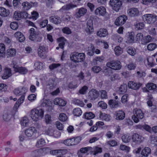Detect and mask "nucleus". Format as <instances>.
Listing matches in <instances>:
<instances>
[{
    "label": "nucleus",
    "mask_w": 157,
    "mask_h": 157,
    "mask_svg": "<svg viewBox=\"0 0 157 157\" xmlns=\"http://www.w3.org/2000/svg\"><path fill=\"white\" fill-rule=\"evenodd\" d=\"M127 17L125 15L121 16L116 19L115 24L116 25L119 26L123 25L127 19Z\"/></svg>",
    "instance_id": "nucleus-12"
},
{
    "label": "nucleus",
    "mask_w": 157,
    "mask_h": 157,
    "mask_svg": "<svg viewBox=\"0 0 157 157\" xmlns=\"http://www.w3.org/2000/svg\"><path fill=\"white\" fill-rule=\"evenodd\" d=\"M5 50V47L4 44H0V56H4Z\"/></svg>",
    "instance_id": "nucleus-47"
},
{
    "label": "nucleus",
    "mask_w": 157,
    "mask_h": 157,
    "mask_svg": "<svg viewBox=\"0 0 157 157\" xmlns=\"http://www.w3.org/2000/svg\"><path fill=\"white\" fill-rule=\"evenodd\" d=\"M88 48L87 50V54L90 56H93L94 52V47L91 45Z\"/></svg>",
    "instance_id": "nucleus-36"
},
{
    "label": "nucleus",
    "mask_w": 157,
    "mask_h": 157,
    "mask_svg": "<svg viewBox=\"0 0 157 157\" xmlns=\"http://www.w3.org/2000/svg\"><path fill=\"white\" fill-rule=\"evenodd\" d=\"M127 13L131 17H136L139 15V11L137 8H132L128 10Z\"/></svg>",
    "instance_id": "nucleus-14"
},
{
    "label": "nucleus",
    "mask_w": 157,
    "mask_h": 157,
    "mask_svg": "<svg viewBox=\"0 0 157 157\" xmlns=\"http://www.w3.org/2000/svg\"><path fill=\"white\" fill-rule=\"evenodd\" d=\"M54 131L52 128L51 127H50L47 130H45V134L50 136H52L53 134Z\"/></svg>",
    "instance_id": "nucleus-51"
},
{
    "label": "nucleus",
    "mask_w": 157,
    "mask_h": 157,
    "mask_svg": "<svg viewBox=\"0 0 157 157\" xmlns=\"http://www.w3.org/2000/svg\"><path fill=\"white\" fill-rule=\"evenodd\" d=\"M41 102V105L43 107H48L52 104V102L49 99H44Z\"/></svg>",
    "instance_id": "nucleus-31"
},
{
    "label": "nucleus",
    "mask_w": 157,
    "mask_h": 157,
    "mask_svg": "<svg viewBox=\"0 0 157 157\" xmlns=\"http://www.w3.org/2000/svg\"><path fill=\"white\" fill-rule=\"evenodd\" d=\"M29 31L30 35L29 38L30 40L36 42H40L41 40V38L39 36L38 33L35 31L34 28H31Z\"/></svg>",
    "instance_id": "nucleus-5"
},
{
    "label": "nucleus",
    "mask_w": 157,
    "mask_h": 157,
    "mask_svg": "<svg viewBox=\"0 0 157 157\" xmlns=\"http://www.w3.org/2000/svg\"><path fill=\"white\" fill-rule=\"evenodd\" d=\"M58 40L59 42V46L60 48H64L66 40L63 37H60L58 39Z\"/></svg>",
    "instance_id": "nucleus-35"
},
{
    "label": "nucleus",
    "mask_w": 157,
    "mask_h": 157,
    "mask_svg": "<svg viewBox=\"0 0 157 157\" xmlns=\"http://www.w3.org/2000/svg\"><path fill=\"white\" fill-rule=\"evenodd\" d=\"M59 119L60 121L64 122L67 120V117L65 113H61L59 114Z\"/></svg>",
    "instance_id": "nucleus-53"
},
{
    "label": "nucleus",
    "mask_w": 157,
    "mask_h": 157,
    "mask_svg": "<svg viewBox=\"0 0 157 157\" xmlns=\"http://www.w3.org/2000/svg\"><path fill=\"white\" fill-rule=\"evenodd\" d=\"M106 9L103 6H101L97 8L95 11L96 14L98 15H104L106 13Z\"/></svg>",
    "instance_id": "nucleus-21"
},
{
    "label": "nucleus",
    "mask_w": 157,
    "mask_h": 157,
    "mask_svg": "<svg viewBox=\"0 0 157 157\" xmlns=\"http://www.w3.org/2000/svg\"><path fill=\"white\" fill-rule=\"evenodd\" d=\"M129 88L133 90L138 89L141 86L142 84L140 83H136L133 81H129L128 83Z\"/></svg>",
    "instance_id": "nucleus-17"
},
{
    "label": "nucleus",
    "mask_w": 157,
    "mask_h": 157,
    "mask_svg": "<svg viewBox=\"0 0 157 157\" xmlns=\"http://www.w3.org/2000/svg\"><path fill=\"white\" fill-rule=\"evenodd\" d=\"M147 88L149 90H153L156 88L155 84L153 83H148L146 85Z\"/></svg>",
    "instance_id": "nucleus-52"
},
{
    "label": "nucleus",
    "mask_w": 157,
    "mask_h": 157,
    "mask_svg": "<svg viewBox=\"0 0 157 157\" xmlns=\"http://www.w3.org/2000/svg\"><path fill=\"white\" fill-rule=\"evenodd\" d=\"M29 123V119L27 117H23L21 122V125L25 127H26L28 126Z\"/></svg>",
    "instance_id": "nucleus-40"
},
{
    "label": "nucleus",
    "mask_w": 157,
    "mask_h": 157,
    "mask_svg": "<svg viewBox=\"0 0 157 157\" xmlns=\"http://www.w3.org/2000/svg\"><path fill=\"white\" fill-rule=\"evenodd\" d=\"M121 138L122 141L125 143H128L131 140L130 136L128 133L123 134Z\"/></svg>",
    "instance_id": "nucleus-27"
},
{
    "label": "nucleus",
    "mask_w": 157,
    "mask_h": 157,
    "mask_svg": "<svg viewBox=\"0 0 157 157\" xmlns=\"http://www.w3.org/2000/svg\"><path fill=\"white\" fill-rule=\"evenodd\" d=\"M48 51V48L45 45L40 44L37 50L38 55L40 57L44 58L45 57L46 53Z\"/></svg>",
    "instance_id": "nucleus-8"
},
{
    "label": "nucleus",
    "mask_w": 157,
    "mask_h": 157,
    "mask_svg": "<svg viewBox=\"0 0 157 157\" xmlns=\"http://www.w3.org/2000/svg\"><path fill=\"white\" fill-rule=\"evenodd\" d=\"M91 70L94 72L98 73L101 70V69L99 66H95L92 67Z\"/></svg>",
    "instance_id": "nucleus-62"
},
{
    "label": "nucleus",
    "mask_w": 157,
    "mask_h": 157,
    "mask_svg": "<svg viewBox=\"0 0 157 157\" xmlns=\"http://www.w3.org/2000/svg\"><path fill=\"white\" fill-rule=\"evenodd\" d=\"M10 26L12 29L16 30L18 28V26L17 22H13L10 23Z\"/></svg>",
    "instance_id": "nucleus-64"
},
{
    "label": "nucleus",
    "mask_w": 157,
    "mask_h": 157,
    "mask_svg": "<svg viewBox=\"0 0 157 157\" xmlns=\"http://www.w3.org/2000/svg\"><path fill=\"white\" fill-rule=\"evenodd\" d=\"M99 93L97 90L93 89L91 90L88 93L89 98L91 100H95L99 96Z\"/></svg>",
    "instance_id": "nucleus-10"
},
{
    "label": "nucleus",
    "mask_w": 157,
    "mask_h": 157,
    "mask_svg": "<svg viewBox=\"0 0 157 157\" xmlns=\"http://www.w3.org/2000/svg\"><path fill=\"white\" fill-rule=\"evenodd\" d=\"M109 4L112 9L117 12L120 9L122 2L120 0H110Z\"/></svg>",
    "instance_id": "nucleus-7"
},
{
    "label": "nucleus",
    "mask_w": 157,
    "mask_h": 157,
    "mask_svg": "<svg viewBox=\"0 0 157 157\" xmlns=\"http://www.w3.org/2000/svg\"><path fill=\"white\" fill-rule=\"evenodd\" d=\"M71 59L75 62H77V53L74 52L71 54L70 56Z\"/></svg>",
    "instance_id": "nucleus-54"
},
{
    "label": "nucleus",
    "mask_w": 157,
    "mask_h": 157,
    "mask_svg": "<svg viewBox=\"0 0 157 157\" xmlns=\"http://www.w3.org/2000/svg\"><path fill=\"white\" fill-rule=\"evenodd\" d=\"M44 111L42 109H34L30 112V116L34 121H37L44 117Z\"/></svg>",
    "instance_id": "nucleus-1"
},
{
    "label": "nucleus",
    "mask_w": 157,
    "mask_h": 157,
    "mask_svg": "<svg viewBox=\"0 0 157 157\" xmlns=\"http://www.w3.org/2000/svg\"><path fill=\"white\" fill-rule=\"evenodd\" d=\"M23 9L24 10H27L30 9L31 7V4L27 2H23L22 4Z\"/></svg>",
    "instance_id": "nucleus-30"
},
{
    "label": "nucleus",
    "mask_w": 157,
    "mask_h": 157,
    "mask_svg": "<svg viewBox=\"0 0 157 157\" xmlns=\"http://www.w3.org/2000/svg\"><path fill=\"white\" fill-rule=\"evenodd\" d=\"M9 14V10H6L3 7H0V15L2 17L7 16Z\"/></svg>",
    "instance_id": "nucleus-28"
},
{
    "label": "nucleus",
    "mask_w": 157,
    "mask_h": 157,
    "mask_svg": "<svg viewBox=\"0 0 157 157\" xmlns=\"http://www.w3.org/2000/svg\"><path fill=\"white\" fill-rule=\"evenodd\" d=\"M92 148L91 147H87L81 148L80 151L81 153H82L84 155V153H87L89 150H91Z\"/></svg>",
    "instance_id": "nucleus-57"
},
{
    "label": "nucleus",
    "mask_w": 157,
    "mask_h": 157,
    "mask_svg": "<svg viewBox=\"0 0 157 157\" xmlns=\"http://www.w3.org/2000/svg\"><path fill=\"white\" fill-rule=\"evenodd\" d=\"M100 117L103 120L108 121L110 120V116L109 114L101 113L100 114Z\"/></svg>",
    "instance_id": "nucleus-29"
},
{
    "label": "nucleus",
    "mask_w": 157,
    "mask_h": 157,
    "mask_svg": "<svg viewBox=\"0 0 157 157\" xmlns=\"http://www.w3.org/2000/svg\"><path fill=\"white\" fill-rule=\"evenodd\" d=\"M76 7L77 6L76 5H74L72 4H69L64 6L62 7V9L64 10H68Z\"/></svg>",
    "instance_id": "nucleus-39"
},
{
    "label": "nucleus",
    "mask_w": 157,
    "mask_h": 157,
    "mask_svg": "<svg viewBox=\"0 0 157 157\" xmlns=\"http://www.w3.org/2000/svg\"><path fill=\"white\" fill-rule=\"evenodd\" d=\"M157 47V45L155 43H151L147 46V49L151 51L154 50Z\"/></svg>",
    "instance_id": "nucleus-56"
},
{
    "label": "nucleus",
    "mask_w": 157,
    "mask_h": 157,
    "mask_svg": "<svg viewBox=\"0 0 157 157\" xmlns=\"http://www.w3.org/2000/svg\"><path fill=\"white\" fill-rule=\"evenodd\" d=\"M87 11L86 8H81L78 9V11L76 13L75 16L77 18H80L84 15L86 13Z\"/></svg>",
    "instance_id": "nucleus-19"
},
{
    "label": "nucleus",
    "mask_w": 157,
    "mask_h": 157,
    "mask_svg": "<svg viewBox=\"0 0 157 157\" xmlns=\"http://www.w3.org/2000/svg\"><path fill=\"white\" fill-rule=\"evenodd\" d=\"M151 40V37L149 35L147 36H146L144 37L143 39L142 40L141 44H146L150 42Z\"/></svg>",
    "instance_id": "nucleus-33"
},
{
    "label": "nucleus",
    "mask_w": 157,
    "mask_h": 157,
    "mask_svg": "<svg viewBox=\"0 0 157 157\" xmlns=\"http://www.w3.org/2000/svg\"><path fill=\"white\" fill-rule=\"evenodd\" d=\"M135 34L134 33H130L129 35L128 40L130 43H132L134 40Z\"/></svg>",
    "instance_id": "nucleus-60"
},
{
    "label": "nucleus",
    "mask_w": 157,
    "mask_h": 157,
    "mask_svg": "<svg viewBox=\"0 0 157 157\" xmlns=\"http://www.w3.org/2000/svg\"><path fill=\"white\" fill-rule=\"evenodd\" d=\"M21 17V13L17 11H16L14 13L13 15V18L16 20H19Z\"/></svg>",
    "instance_id": "nucleus-50"
},
{
    "label": "nucleus",
    "mask_w": 157,
    "mask_h": 157,
    "mask_svg": "<svg viewBox=\"0 0 157 157\" xmlns=\"http://www.w3.org/2000/svg\"><path fill=\"white\" fill-rule=\"evenodd\" d=\"M72 139H68L66 140L63 141V143L65 145L67 146L73 145Z\"/></svg>",
    "instance_id": "nucleus-61"
},
{
    "label": "nucleus",
    "mask_w": 157,
    "mask_h": 157,
    "mask_svg": "<svg viewBox=\"0 0 157 157\" xmlns=\"http://www.w3.org/2000/svg\"><path fill=\"white\" fill-rule=\"evenodd\" d=\"M106 66L114 70H119L121 67V62L118 60H113L109 62L106 63Z\"/></svg>",
    "instance_id": "nucleus-4"
},
{
    "label": "nucleus",
    "mask_w": 157,
    "mask_h": 157,
    "mask_svg": "<svg viewBox=\"0 0 157 157\" xmlns=\"http://www.w3.org/2000/svg\"><path fill=\"white\" fill-rule=\"evenodd\" d=\"M127 52L130 55L134 56L136 54V51L135 49L129 47L127 50Z\"/></svg>",
    "instance_id": "nucleus-58"
},
{
    "label": "nucleus",
    "mask_w": 157,
    "mask_h": 157,
    "mask_svg": "<svg viewBox=\"0 0 157 157\" xmlns=\"http://www.w3.org/2000/svg\"><path fill=\"white\" fill-rule=\"evenodd\" d=\"M14 36L20 42H23L25 40V37L20 32H17L14 34Z\"/></svg>",
    "instance_id": "nucleus-22"
},
{
    "label": "nucleus",
    "mask_w": 157,
    "mask_h": 157,
    "mask_svg": "<svg viewBox=\"0 0 157 157\" xmlns=\"http://www.w3.org/2000/svg\"><path fill=\"white\" fill-rule=\"evenodd\" d=\"M35 69L37 70H41L43 67V63L40 62H36L34 63Z\"/></svg>",
    "instance_id": "nucleus-45"
},
{
    "label": "nucleus",
    "mask_w": 157,
    "mask_h": 157,
    "mask_svg": "<svg viewBox=\"0 0 157 157\" xmlns=\"http://www.w3.org/2000/svg\"><path fill=\"white\" fill-rule=\"evenodd\" d=\"M11 70L10 69L6 68L5 69L4 72L2 76V78L3 79H6L11 75Z\"/></svg>",
    "instance_id": "nucleus-25"
},
{
    "label": "nucleus",
    "mask_w": 157,
    "mask_h": 157,
    "mask_svg": "<svg viewBox=\"0 0 157 157\" xmlns=\"http://www.w3.org/2000/svg\"><path fill=\"white\" fill-rule=\"evenodd\" d=\"M115 116L116 120H122L125 117V113L122 110H119L115 112Z\"/></svg>",
    "instance_id": "nucleus-15"
},
{
    "label": "nucleus",
    "mask_w": 157,
    "mask_h": 157,
    "mask_svg": "<svg viewBox=\"0 0 157 157\" xmlns=\"http://www.w3.org/2000/svg\"><path fill=\"white\" fill-rule=\"evenodd\" d=\"M65 151L63 149L54 150L50 151V154L52 155H56L58 154H63Z\"/></svg>",
    "instance_id": "nucleus-32"
},
{
    "label": "nucleus",
    "mask_w": 157,
    "mask_h": 157,
    "mask_svg": "<svg viewBox=\"0 0 157 157\" xmlns=\"http://www.w3.org/2000/svg\"><path fill=\"white\" fill-rule=\"evenodd\" d=\"M144 19L148 24H153L157 21V16L154 14H147L143 16Z\"/></svg>",
    "instance_id": "nucleus-6"
},
{
    "label": "nucleus",
    "mask_w": 157,
    "mask_h": 157,
    "mask_svg": "<svg viewBox=\"0 0 157 157\" xmlns=\"http://www.w3.org/2000/svg\"><path fill=\"white\" fill-rule=\"evenodd\" d=\"M127 90V86L126 84L121 85L118 90V92L120 94H123L125 93Z\"/></svg>",
    "instance_id": "nucleus-26"
},
{
    "label": "nucleus",
    "mask_w": 157,
    "mask_h": 157,
    "mask_svg": "<svg viewBox=\"0 0 157 157\" xmlns=\"http://www.w3.org/2000/svg\"><path fill=\"white\" fill-rule=\"evenodd\" d=\"M108 33L106 29L104 28H101L97 31V35L101 37L106 36Z\"/></svg>",
    "instance_id": "nucleus-20"
},
{
    "label": "nucleus",
    "mask_w": 157,
    "mask_h": 157,
    "mask_svg": "<svg viewBox=\"0 0 157 157\" xmlns=\"http://www.w3.org/2000/svg\"><path fill=\"white\" fill-rule=\"evenodd\" d=\"M94 29L93 25V21L92 20H89L86 23V27L85 30L86 33H90L93 31Z\"/></svg>",
    "instance_id": "nucleus-18"
},
{
    "label": "nucleus",
    "mask_w": 157,
    "mask_h": 157,
    "mask_svg": "<svg viewBox=\"0 0 157 157\" xmlns=\"http://www.w3.org/2000/svg\"><path fill=\"white\" fill-rule=\"evenodd\" d=\"M98 105L103 109H105L107 107V104L103 101H99L98 103Z\"/></svg>",
    "instance_id": "nucleus-63"
},
{
    "label": "nucleus",
    "mask_w": 157,
    "mask_h": 157,
    "mask_svg": "<svg viewBox=\"0 0 157 157\" xmlns=\"http://www.w3.org/2000/svg\"><path fill=\"white\" fill-rule=\"evenodd\" d=\"M133 113V115L132 117V118L136 123L138 122L139 120L143 118L144 117V113L142 111L137 108L134 109Z\"/></svg>",
    "instance_id": "nucleus-2"
},
{
    "label": "nucleus",
    "mask_w": 157,
    "mask_h": 157,
    "mask_svg": "<svg viewBox=\"0 0 157 157\" xmlns=\"http://www.w3.org/2000/svg\"><path fill=\"white\" fill-rule=\"evenodd\" d=\"M73 113L75 116L78 117L81 115L82 111L80 108H77L74 109Z\"/></svg>",
    "instance_id": "nucleus-44"
},
{
    "label": "nucleus",
    "mask_w": 157,
    "mask_h": 157,
    "mask_svg": "<svg viewBox=\"0 0 157 157\" xmlns=\"http://www.w3.org/2000/svg\"><path fill=\"white\" fill-rule=\"evenodd\" d=\"M28 90V89L24 87H20L15 88L13 91V93L17 96L25 94Z\"/></svg>",
    "instance_id": "nucleus-9"
},
{
    "label": "nucleus",
    "mask_w": 157,
    "mask_h": 157,
    "mask_svg": "<svg viewBox=\"0 0 157 157\" xmlns=\"http://www.w3.org/2000/svg\"><path fill=\"white\" fill-rule=\"evenodd\" d=\"M105 72L106 76L109 77V78L111 81H114L116 79H119L120 77L117 74H113L111 71L107 69L105 70Z\"/></svg>",
    "instance_id": "nucleus-11"
},
{
    "label": "nucleus",
    "mask_w": 157,
    "mask_h": 157,
    "mask_svg": "<svg viewBox=\"0 0 157 157\" xmlns=\"http://www.w3.org/2000/svg\"><path fill=\"white\" fill-rule=\"evenodd\" d=\"M132 139L131 145L132 147H135L142 143L144 141V138L138 133H134L132 135Z\"/></svg>",
    "instance_id": "nucleus-3"
},
{
    "label": "nucleus",
    "mask_w": 157,
    "mask_h": 157,
    "mask_svg": "<svg viewBox=\"0 0 157 157\" xmlns=\"http://www.w3.org/2000/svg\"><path fill=\"white\" fill-rule=\"evenodd\" d=\"M72 139L73 145L78 144L81 140V138L80 136H77L72 138Z\"/></svg>",
    "instance_id": "nucleus-49"
},
{
    "label": "nucleus",
    "mask_w": 157,
    "mask_h": 157,
    "mask_svg": "<svg viewBox=\"0 0 157 157\" xmlns=\"http://www.w3.org/2000/svg\"><path fill=\"white\" fill-rule=\"evenodd\" d=\"M91 151L93 152V155H95L98 153H101L102 151V149L101 147H95L93 148H92Z\"/></svg>",
    "instance_id": "nucleus-37"
},
{
    "label": "nucleus",
    "mask_w": 157,
    "mask_h": 157,
    "mask_svg": "<svg viewBox=\"0 0 157 157\" xmlns=\"http://www.w3.org/2000/svg\"><path fill=\"white\" fill-rule=\"evenodd\" d=\"M85 54L81 53H77V62H81L83 61L85 59Z\"/></svg>",
    "instance_id": "nucleus-42"
},
{
    "label": "nucleus",
    "mask_w": 157,
    "mask_h": 157,
    "mask_svg": "<svg viewBox=\"0 0 157 157\" xmlns=\"http://www.w3.org/2000/svg\"><path fill=\"white\" fill-rule=\"evenodd\" d=\"M28 71V70L25 67H21L17 72L21 74H25Z\"/></svg>",
    "instance_id": "nucleus-48"
},
{
    "label": "nucleus",
    "mask_w": 157,
    "mask_h": 157,
    "mask_svg": "<svg viewBox=\"0 0 157 157\" xmlns=\"http://www.w3.org/2000/svg\"><path fill=\"white\" fill-rule=\"evenodd\" d=\"M120 103L117 101L111 99L109 101L108 104L110 106L113 108H117L119 105Z\"/></svg>",
    "instance_id": "nucleus-24"
},
{
    "label": "nucleus",
    "mask_w": 157,
    "mask_h": 157,
    "mask_svg": "<svg viewBox=\"0 0 157 157\" xmlns=\"http://www.w3.org/2000/svg\"><path fill=\"white\" fill-rule=\"evenodd\" d=\"M49 20L51 22L56 24H60L61 22V18L57 16L51 17Z\"/></svg>",
    "instance_id": "nucleus-23"
},
{
    "label": "nucleus",
    "mask_w": 157,
    "mask_h": 157,
    "mask_svg": "<svg viewBox=\"0 0 157 157\" xmlns=\"http://www.w3.org/2000/svg\"><path fill=\"white\" fill-rule=\"evenodd\" d=\"M53 103L56 105L64 106L66 105L67 102L63 99L58 98L54 99Z\"/></svg>",
    "instance_id": "nucleus-16"
},
{
    "label": "nucleus",
    "mask_w": 157,
    "mask_h": 157,
    "mask_svg": "<svg viewBox=\"0 0 157 157\" xmlns=\"http://www.w3.org/2000/svg\"><path fill=\"white\" fill-rule=\"evenodd\" d=\"M16 53V50L15 49L10 48L7 50V55L10 56H14Z\"/></svg>",
    "instance_id": "nucleus-46"
},
{
    "label": "nucleus",
    "mask_w": 157,
    "mask_h": 157,
    "mask_svg": "<svg viewBox=\"0 0 157 157\" xmlns=\"http://www.w3.org/2000/svg\"><path fill=\"white\" fill-rule=\"evenodd\" d=\"M135 26L137 29H142L145 26L144 23L143 22L137 23Z\"/></svg>",
    "instance_id": "nucleus-55"
},
{
    "label": "nucleus",
    "mask_w": 157,
    "mask_h": 157,
    "mask_svg": "<svg viewBox=\"0 0 157 157\" xmlns=\"http://www.w3.org/2000/svg\"><path fill=\"white\" fill-rule=\"evenodd\" d=\"M126 66L129 70H134L136 67V64L133 62H130L129 63L126 65Z\"/></svg>",
    "instance_id": "nucleus-34"
},
{
    "label": "nucleus",
    "mask_w": 157,
    "mask_h": 157,
    "mask_svg": "<svg viewBox=\"0 0 157 157\" xmlns=\"http://www.w3.org/2000/svg\"><path fill=\"white\" fill-rule=\"evenodd\" d=\"M88 89V87L86 86H84L79 91V93L81 94H84L86 93Z\"/></svg>",
    "instance_id": "nucleus-59"
},
{
    "label": "nucleus",
    "mask_w": 157,
    "mask_h": 157,
    "mask_svg": "<svg viewBox=\"0 0 157 157\" xmlns=\"http://www.w3.org/2000/svg\"><path fill=\"white\" fill-rule=\"evenodd\" d=\"M114 52L116 55L119 56L123 52V49L120 46H117L115 48Z\"/></svg>",
    "instance_id": "nucleus-43"
},
{
    "label": "nucleus",
    "mask_w": 157,
    "mask_h": 157,
    "mask_svg": "<svg viewBox=\"0 0 157 157\" xmlns=\"http://www.w3.org/2000/svg\"><path fill=\"white\" fill-rule=\"evenodd\" d=\"M37 133V131L35 127H32L26 129L25 131V135L28 137H31L35 136Z\"/></svg>",
    "instance_id": "nucleus-13"
},
{
    "label": "nucleus",
    "mask_w": 157,
    "mask_h": 157,
    "mask_svg": "<svg viewBox=\"0 0 157 157\" xmlns=\"http://www.w3.org/2000/svg\"><path fill=\"white\" fill-rule=\"evenodd\" d=\"M147 64L149 67H153L155 65L154 59L152 57H149L147 58Z\"/></svg>",
    "instance_id": "nucleus-41"
},
{
    "label": "nucleus",
    "mask_w": 157,
    "mask_h": 157,
    "mask_svg": "<svg viewBox=\"0 0 157 157\" xmlns=\"http://www.w3.org/2000/svg\"><path fill=\"white\" fill-rule=\"evenodd\" d=\"M94 117V114L92 112H86L84 115V117L87 119H91Z\"/></svg>",
    "instance_id": "nucleus-38"
}]
</instances>
